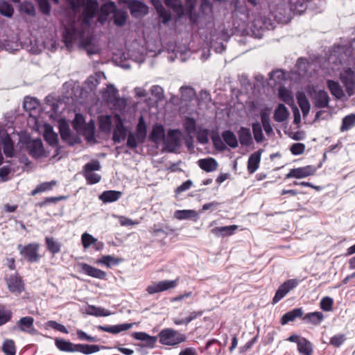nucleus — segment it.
<instances>
[{
  "mask_svg": "<svg viewBox=\"0 0 355 355\" xmlns=\"http://www.w3.org/2000/svg\"><path fill=\"white\" fill-rule=\"evenodd\" d=\"M121 262V259L111 255H104L96 261V263L105 265L107 268H110L112 266H116Z\"/></svg>",
  "mask_w": 355,
  "mask_h": 355,
  "instance_id": "obj_37",
  "label": "nucleus"
},
{
  "mask_svg": "<svg viewBox=\"0 0 355 355\" xmlns=\"http://www.w3.org/2000/svg\"><path fill=\"white\" fill-rule=\"evenodd\" d=\"M329 97L324 90H319L315 96V105L319 108H324L328 106Z\"/></svg>",
  "mask_w": 355,
  "mask_h": 355,
  "instance_id": "obj_31",
  "label": "nucleus"
},
{
  "mask_svg": "<svg viewBox=\"0 0 355 355\" xmlns=\"http://www.w3.org/2000/svg\"><path fill=\"white\" fill-rule=\"evenodd\" d=\"M261 151L258 150L249 157L248 161V171L250 174L254 173L258 169L261 161Z\"/></svg>",
  "mask_w": 355,
  "mask_h": 355,
  "instance_id": "obj_22",
  "label": "nucleus"
},
{
  "mask_svg": "<svg viewBox=\"0 0 355 355\" xmlns=\"http://www.w3.org/2000/svg\"><path fill=\"white\" fill-rule=\"evenodd\" d=\"M117 123L113 132V140L114 143H121L125 140L127 136V129L119 115H116Z\"/></svg>",
  "mask_w": 355,
  "mask_h": 355,
  "instance_id": "obj_17",
  "label": "nucleus"
},
{
  "mask_svg": "<svg viewBox=\"0 0 355 355\" xmlns=\"http://www.w3.org/2000/svg\"><path fill=\"white\" fill-rule=\"evenodd\" d=\"M351 55L352 51L349 48L344 46H334L330 53L328 61L336 65L344 64L349 61Z\"/></svg>",
  "mask_w": 355,
  "mask_h": 355,
  "instance_id": "obj_4",
  "label": "nucleus"
},
{
  "mask_svg": "<svg viewBox=\"0 0 355 355\" xmlns=\"http://www.w3.org/2000/svg\"><path fill=\"white\" fill-rule=\"evenodd\" d=\"M296 67L297 69V73L299 76H305L309 67V62L308 60L303 58H300L296 63Z\"/></svg>",
  "mask_w": 355,
  "mask_h": 355,
  "instance_id": "obj_45",
  "label": "nucleus"
},
{
  "mask_svg": "<svg viewBox=\"0 0 355 355\" xmlns=\"http://www.w3.org/2000/svg\"><path fill=\"white\" fill-rule=\"evenodd\" d=\"M327 85L331 92V94L336 98L340 99L344 96V92L338 82L328 80Z\"/></svg>",
  "mask_w": 355,
  "mask_h": 355,
  "instance_id": "obj_34",
  "label": "nucleus"
},
{
  "mask_svg": "<svg viewBox=\"0 0 355 355\" xmlns=\"http://www.w3.org/2000/svg\"><path fill=\"white\" fill-rule=\"evenodd\" d=\"M159 342L166 346H176L187 340L185 334L172 328L162 329L158 334Z\"/></svg>",
  "mask_w": 355,
  "mask_h": 355,
  "instance_id": "obj_3",
  "label": "nucleus"
},
{
  "mask_svg": "<svg viewBox=\"0 0 355 355\" xmlns=\"http://www.w3.org/2000/svg\"><path fill=\"white\" fill-rule=\"evenodd\" d=\"M324 318V315L322 312L315 311L309 313L305 315L304 320H306L310 323L313 324H319Z\"/></svg>",
  "mask_w": 355,
  "mask_h": 355,
  "instance_id": "obj_42",
  "label": "nucleus"
},
{
  "mask_svg": "<svg viewBox=\"0 0 355 355\" xmlns=\"http://www.w3.org/2000/svg\"><path fill=\"white\" fill-rule=\"evenodd\" d=\"M222 137L225 142L231 148L238 146V141L236 135L230 130H225L222 133Z\"/></svg>",
  "mask_w": 355,
  "mask_h": 355,
  "instance_id": "obj_39",
  "label": "nucleus"
},
{
  "mask_svg": "<svg viewBox=\"0 0 355 355\" xmlns=\"http://www.w3.org/2000/svg\"><path fill=\"white\" fill-rule=\"evenodd\" d=\"M29 153L34 157H40L44 153L42 142L40 139H35L28 144Z\"/></svg>",
  "mask_w": 355,
  "mask_h": 355,
  "instance_id": "obj_20",
  "label": "nucleus"
},
{
  "mask_svg": "<svg viewBox=\"0 0 355 355\" xmlns=\"http://www.w3.org/2000/svg\"><path fill=\"white\" fill-rule=\"evenodd\" d=\"M40 103L39 101L32 97H26L24 101V108L26 111L29 112V115L33 116L37 113V110L39 109Z\"/></svg>",
  "mask_w": 355,
  "mask_h": 355,
  "instance_id": "obj_27",
  "label": "nucleus"
},
{
  "mask_svg": "<svg viewBox=\"0 0 355 355\" xmlns=\"http://www.w3.org/2000/svg\"><path fill=\"white\" fill-rule=\"evenodd\" d=\"M240 143L242 146H248L252 142V135L250 128L241 127L238 132Z\"/></svg>",
  "mask_w": 355,
  "mask_h": 355,
  "instance_id": "obj_35",
  "label": "nucleus"
},
{
  "mask_svg": "<svg viewBox=\"0 0 355 355\" xmlns=\"http://www.w3.org/2000/svg\"><path fill=\"white\" fill-rule=\"evenodd\" d=\"M114 218H118L119 223L121 226H130V225H138L139 222L138 220H132L130 218H128L125 216H116L113 215Z\"/></svg>",
  "mask_w": 355,
  "mask_h": 355,
  "instance_id": "obj_63",
  "label": "nucleus"
},
{
  "mask_svg": "<svg viewBox=\"0 0 355 355\" xmlns=\"http://www.w3.org/2000/svg\"><path fill=\"white\" fill-rule=\"evenodd\" d=\"M150 93L157 101H161L164 98V89L159 85H153L150 89Z\"/></svg>",
  "mask_w": 355,
  "mask_h": 355,
  "instance_id": "obj_61",
  "label": "nucleus"
},
{
  "mask_svg": "<svg viewBox=\"0 0 355 355\" xmlns=\"http://www.w3.org/2000/svg\"><path fill=\"white\" fill-rule=\"evenodd\" d=\"M102 96L104 100L113 104L119 110L123 109L126 105V102L123 98L118 97V90L113 85L110 84L107 85L103 92Z\"/></svg>",
  "mask_w": 355,
  "mask_h": 355,
  "instance_id": "obj_8",
  "label": "nucleus"
},
{
  "mask_svg": "<svg viewBox=\"0 0 355 355\" xmlns=\"http://www.w3.org/2000/svg\"><path fill=\"white\" fill-rule=\"evenodd\" d=\"M252 128L255 141L258 143L262 141L263 139V135L261 124L259 122L253 123Z\"/></svg>",
  "mask_w": 355,
  "mask_h": 355,
  "instance_id": "obj_55",
  "label": "nucleus"
},
{
  "mask_svg": "<svg viewBox=\"0 0 355 355\" xmlns=\"http://www.w3.org/2000/svg\"><path fill=\"white\" fill-rule=\"evenodd\" d=\"M238 229L236 225H232L223 227H216L211 230V232L217 236H227L234 234Z\"/></svg>",
  "mask_w": 355,
  "mask_h": 355,
  "instance_id": "obj_26",
  "label": "nucleus"
},
{
  "mask_svg": "<svg viewBox=\"0 0 355 355\" xmlns=\"http://www.w3.org/2000/svg\"><path fill=\"white\" fill-rule=\"evenodd\" d=\"M101 168V164L98 160H92L84 166L83 173L87 184H94L100 182L101 176L94 171H99Z\"/></svg>",
  "mask_w": 355,
  "mask_h": 355,
  "instance_id": "obj_5",
  "label": "nucleus"
},
{
  "mask_svg": "<svg viewBox=\"0 0 355 355\" xmlns=\"http://www.w3.org/2000/svg\"><path fill=\"white\" fill-rule=\"evenodd\" d=\"M2 351L6 355H15L16 347L15 342L10 339H6L2 345Z\"/></svg>",
  "mask_w": 355,
  "mask_h": 355,
  "instance_id": "obj_50",
  "label": "nucleus"
},
{
  "mask_svg": "<svg viewBox=\"0 0 355 355\" xmlns=\"http://www.w3.org/2000/svg\"><path fill=\"white\" fill-rule=\"evenodd\" d=\"M132 336L136 340L144 341V344L142 345L149 348H153L157 340V337L150 336L145 332H134Z\"/></svg>",
  "mask_w": 355,
  "mask_h": 355,
  "instance_id": "obj_19",
  "label": "nucleus"
},
{
  "mask_svg": "<svg viewBox=\"0 0 355 355\" xmlns=\"http://www.w3.org/2000/svg\"><path fill=\"white\" fill-rule=\"evenodd\" d=\"M81 241L84 248H88L91 245L96 244L97 239L91 234L85 232L81 236Z\"/></svg>",
  "mask_w": 355,
  "mask_h": 355,
  "instance_id": "obj_56",
  "label": "nucleus"
},
{
  "mask_svg": "<svg viewBox=\"0 0 355 355\" xmlns=\"http://www.w3.org/2000/svg\"><path fill=\"white\" fill-rule=\"evenodd\" d=\"M199 167L206 172H213L218 168V162L214 158L208 157L198 161Z\"/></svg>",
  "mask_w": 355,
  "mask_h": 355,
  "instance_id": "obj_21",
  "label": "nucleus"
},
{
  "mask_svg": "<svg viewBox=\"0 0 355 355\" xmlns=\"http://www.w3.org/2000/svg\"><path fill=\"white\" fill-rule=\"evenodd\" d=\"M12 6L5 1H0V13L7 17H11L13 15Z\"/></svg>",
  "mask_w": 355,
  "mask_h": 355,
  "instance_id": "obj_53",
  "label": "nucleus"
},
{
  "mask_svg": "<svg viewBox=\"0 0 355 355\" xmlns=\"http://www.w3.org/2000/svg\"><path fill=\"white\" fill-rule=\"evenodd\" d=\"M183 125L187 134H194L196 132V122L193 118L186 117Z\"/></svg>",
  "mask_w": 355,
  "mask_h": 355,
  "instance_id": "obj_49",
  "label": "nucleus"
},
{
  "mask_svg": "<svg viewBox=\"0 0 355 355\" xmlns=\"http://www.w3.org/2000/svg\"><path fill=\"white\" fill-rule=\"evenodd\" d=\"M78 266L80 268V272L85 273L89 277L98 279H105L107 276V273L105 271L93 267L87 263H79Z\"/></svg>",
  "mask_w": 355,
  "mask_h": 355,
  "instance_id": "obj_14",
  "label": "nucleus"
},
{
  "mask_svg": "<svg viewBox=\"0 0 355 355\" xmlns=\"http://www.w3.org/2000/svg\"><path fill=\"white\" fill-rule=\"evenodd\" d=\"M126 13L123 10L116 8L113 14L114 24L120 27L123 26L126 22Z\"/></svg>",
  "mask_w": 355,
  "mask_h": 355,
  "instance_id": "obj_41",
  "label": "nucleus"
},
{
  "mask_svg": "<svg viewBox=\"0 0 355 355\" xmlns=\"http://www.w3.org/2000/svg\"><path fill=\"white\" fill-rule=\"evenodd\" d=\"M174 216L178 220L193 219L195 221L199 217L197 211L192 209L177 210L174 213Z\"/></svg>",
  "mask_w": 355,
  "mask_h": 355,
  "instance_id": "obj_30",
  "label": "nucleus"
},
{
  "mask_svg": "<svg viewBox=\"0 0 355 355\" xmlns=\"http://www.w3.org/2000/svg\"><path fill=\"white\" fill-rule=\"evenodd\" d=\"M1 148H3V152L6 157H11L14 155V147L11 139L8 134H6L1 139Z\"/></svg>",
  "mask_w": 355,
  "mask_h": 355,
  "instance_id": "obj_32",
  "label": "nucleus"
},
{
  "mask_svg": "<svg viewBox=\"0 0 355 355\" xmlns=\"http://www.w3.org/2000/svg\"><path fill=\"white\" fill-rule=\"evenodd\" d=\"M346 339L347 338L345 334H339L331 337L329 343L334 347H340L344 343Z\"/></svg>",
  "mask_w": 355,
  "mask_h": 355,
  "instance_id": "obj_60",
  "label": "nucleus"
},
{
  "mask_svg": "<svg viewBox=\"0 0 355 355\" xmlns=\"http://www.w3.org/2000/svg\"><path fill=\"white\" fill-rule=\"evenodd\" d=\"M297 349L300 354L304 355H312L313 348L311 343L303 338L297 345Z\"/></svg>",
  "mask_w": 355,
  "mask_h": 355,
  "instance_id": "obj_40",
  "label": "nucleus"
},
{
  "mask_svg": "<svg viewBox=\"0 0 355 355\" xmlns=\"http://www.w3.org/2000/svg\"><path fill=\"white\" fill-rule=\"evenodd\" d=\"M122 196V193L118 191H105L99 196V199L104 203L113 202L118 200Z\"/></svg>",
  "mask_w": 355,
  "mask_h": 355,
  "instance_id": "obj_28",
  "label": "nucleus"
},
{
  "mask_svg": "<svg viewBox=\"0 0 355 355\" xmlns=\"http://www.w3.org/2000/svg\"><path fill=\"white\" fill-rule=\"evenodd\" d=\"M300 283V280L291 279L282 284L276 291L272 299L273 304L277 303L292 289L295 288Z\"/></svg>",
  "mask_w": 355,
  "mask_h": 355,
  "instance_id": "obj_10",
  "label": "nucleus"
},
{
  "mask_svg": "<svg viewBox=\"0 0 355 355\" xmlns=\"http://www.w3.org/2000/svg\"><path fill=\"white\" fill-rule=\"evenodd\" d=\"M47 249L53 254L60 251L61 245L53 238L46 237L45 239Z\"/></svg>",
  "mask_w": 355,
  "mask_h": 355,
  "instance_id": "obj_48",
  "label": "nucleus"
},
{
  "mask_svg": "<svg viewBox=\"0 0 355 355\" xmlns=\"http://www.w3.org/2000/svg\"><path fill=\"white\" fill-rule=\"evenodd\" d=\"M289 112L284 104H279L274 112V120L277 122L282 123L288 119Z\"/></svg>",
  "mask_w": 355,
  "mask_h": 355,
  "instance_id": "obj_29",
  "label": "nucleus"
},
{
  "mask_svg": "<svg viewBox=\"0 0 355 355\" xmlns=\"http://www.w3.org/2000/svg\"><path fill=\"white\" fill-rule=\"evenodd\" d=\"M279 97L288 105L293 103V98L291 92L284 87H280L278 92Z\"/></svg>",
  "mask_w": 355,
  "mask_h": 355,
  "instance_id": "obj_46",
  "label": "nucleus"
},
{
  "mask_svg": "<svg viewBox=\"0 0 355 355\" xmlns=\"http://www.w3.org/2000/svg\"><path fill=\"white\" fill-rule=\"evenodd\" d=\"M39 248L40 245L36 243H29L26 245L21 244L17 245L20 254L31 263L37 262L40 260Z\"/></svg>",
  "mask_w": 355,
  "mask_h": 355,
  "instance_id": "obj_7",
  "label": "nucleus"
},
{
  "mask_svg": "<svg viewBox=\"0 0 355 355\" xmlns=\"http://www.w3.org/2000/svg\"><path fill=\"white\" fill-rule=\"evenodd\" d=\"M354 125H355V114H351L343 118L340 130L342 132L347 131Z\"/></svg>",
  "mask_w": 355,
  "mask_h": 355,
  "instance_id": "obj_47",
  "label": "nucleus"
},
{
  "mask_svg": "<svg viewBox=\"0 0 355 355\" xmlns=\"http://www.w3.org/2000/svg\"><path fill=\"white\" fill-rule=\"evenodd\" d=\"M333 304L334 300L330 297H324L320 301V308L324 311H331Z\"/></svg>",
  "mask_w": 355,
  "mask_h": 355,
  "instance_id": "obj_62",
  "label": "nucleus"
},
{
  "mask_svg": "<svg viewBox=\"0 0 355 355\" xmlns=\"http://www.w3.org/2000/svg\"><path fill=\"white\" fill-rule=\"evenodd\" d=\"M8 290L13 293H21L24 289V283L19 276L12 275L6 279Z\"/></svg>",
  "mask_w": 355,
  "mask_h": 355,
  "instance_id": "obj_15",
  "label": "nucleus"
},
{
  "mask_svg": "<svg viewBox=\"0 0 355 355\" xmlns=\"http://www.w3.org/2000/svg\"><path fill=\"white\" fill-rule=\"evenodd\" d=\"M34 319L32 317L26 316L20 318L18 321L17 324L19 329L21 331L29 332L31 334L35 331V329L33 327Z\"/></svg>",
  "mask_w": 355,
  "mask_h": 355,
  "instance_id": "obj_25",
  "label": "nucleus"
},
{
  "mask_svg": "<svg viewBox=\"0 0 355 355\" xmlns=\"http://www.w3.org/2000/svg\"><path fill=\"white\" fill-rule=\"evenodd\" d=\"M296 98L297 103L302 112V114L304 117H306L310 111V103L308 101L305 94L302 92H298L296 94Z\"/></svg>",
  "mask_w": 355,
  "mask_h": 355,
  "instance_id": "obj_23",
  "label": "nucleus"
},
{
  "mask_svg": "<svg viewBox=\"0 0 355 355\" xmlns=\"http://www.w3.org/2000/svg\"><path fill=\"white\" fill-rule=\"evenodd\" d=\"M340 78L348 96H352L355 94L354 69L350 67L344 69L340 73Z\"/></svg>",
  "mask_w": 355,
  "mask_h": 355,
  "instance_id": "obj_6",
  "label": "nucleus"
},
{
  "mask_svg": "<svg viewBox=\"0 0 355 355\" xmlns=\"http://www.w3.org/2000/svg\"><path fill=\"white\" fill-rule=\"evenodd\" d=\"M303 311L301 308L294 309L283 315L281 319V324L284 325L289 322L294 321L297 318L301 317Z\"/></svg>",
  "mask_w": 355,
  "mask_h": 355,
  "instance_id": "obj_33",
  "label": "nucleus"
},
{
  "mask_svg": "<svg viewBox=\"0 0 355 355\" xmlns=\"http://www.w3.org/2000/svg\"><path fill=\"white\" fill-rule=\"evenodd\" d=\"M59 130L62 139L63 140H68L70 138V129L67 123L61 121L59 123Z\"/></svg>",
  "mask_w": 355,
  "mask_h": 355,
  "instance_id": "obj_59",
  "label": "nucleus"
},
{
  "mask_svg": "<svg viewBox=\"0 0 355 355\" xmlns=\"http://www.w3.org/2000/svg\"><path fill=\"white\" fill-rule=\"evenodd\" d=\"M132 323H123L112 326H101L100 329L105 332L116 334L132 328Z\"/></svg>",
  "mask_w": 355,
  "mask_h": 355,
  "instance_id": "obj_24",
  "label": "nucleus"
},
{
  "mask_svg": "<svg viewBox=\"0 0 355 355\" xmlns=\"http://www.w3.org/2000/svg\"><path fill=\"white\" fill-rule=\"evenodd\" d=\"M290 9L294 14L301 15L306 8V3L304 0H289Z\"/></svg>",
  "mask_w": 355,
  "mask_h": 355,
  "instance_id": "obj_36",
  "label": "nucleus"
},
{
  "mask_svg": "<svg viewBox=\"0 0 355 355\" xmlns=\"http://www.w3.org/2000/svg\"><path fill=\"white\" fill-rule=\"evenodd\" d=\"M181 99L182 101H189L195 95L194 90L189 87H182L180 88Z\"/></svg>",
  "mask_w": 355,
  "mask_h": 355,
  "instance_id": "obj_58",
  "label": "nucleus"
},
{
  "mask_svg": "<svg viewBox=\"0 0 355 355\" xmlns=\"http://www.w3.org/2000/svg\"><path fill=\"white\" fill-rule=\"evenodd\" d=\"M178 279L153 282L146 288V291L150 295L165 291L175 288L178 285Z\"/></svg>",
  "mask_w": 355,
  "mask_h": 355,
  "instance_id": "obj_9",
  "label": "nucleus"
},
{
  "mask_svg": "<svg viewBox=\"0 0 355 355\" xmlns=\"http://www.w3.org/2000/svg\"><path fill=\"white\" fill-rule=\"evenodd\" d=\"M116 9V6L112 1L104 3L100 9L98 8V21L102 24H104L107 21L108 16L110 14H114Z\"/></svg>",
  "mask_w": 355,
  "mask_h": 355,
  "instance_id": "obj_16",
  "label": "nucleus"
},
{
  "mask_svg": "<svg viewBox=\"0 0 355 355\" xmlns=\"http://www.w3.org/2000/svg\"><path fill=\"white\" fill-rule=\"evenodd\" d=\"M165 139V130L162 125L156 123L153 125L149 135V139L156 144L164 141Z\"/></svg>",
  "mask_w": 355,
  "mask_h": 355,
  "instance_id": "obj_18",
  "label": "nucleus"
},
{
  "mask_svg": "<svg viewBox=\"0 0 355 355\" xmlns=\"http://www.w3.org/2000/svg\"><path fill=\"white\" fill-rule=\"evenodd\" d=\"M55 346L58 349L66 352H80L85 355H89L96 353L101 349H107L105 346L89 344H74L62 338L55 340Z\"/></svg>",
  "mask_w": 355,
  "mask_h": 355,
  "instance_id": "obj_2",
  "label": "nucleus"
},
{
  "mask_svg": "<svg viewBox=\"0 0 355 355\" xmlns=\"http://www.w3.org/2000/svg\"><path fill=\"white\" fill-rule=\"evenodd\" d=\"M145 141L144 138L139 137V135L136 132H129L127 138V146L130 148H135L140 144L144 143Z\"/></svg>",
  "mask_w": 355,
  "mask_h": 355,
  "instance_id": "obj_38",
  "label": "nucleus"
},
{
  "mask_svg": "<svg viewBox=\"0 0 355 355\" xmlns=\"http://www.w3.org/2000/svg\"><path fill=\"white\" fill-rule=\"evenodd\" d=\"M98 3L96 0H86L83 10L84 19L77 27L72 23L65 27L63 38L67 48L76 44L83 48H87L92 43V35L89 31L90 19L98 12Z\"/></svg>",
  "mask_w": 355,
  "mask_h": 355,
  "instance_id": "obj_1",
  "label": "nucleus"
},
{
  "mask_svg": "<svg viewBox=\"0 0 355 355\" xmlns=\"http://www.w3.org/2000/svg\"><path fill=\"white\" fill-rule=\"evenodd\" d=\"M315 168L313 166H306L304 167H300L296 168H292L290 170L288 173L286 174V178H297L301 179L309 175H312L315 173Z\"/></svg>",
  "mask_w": 355,
  "mask_h": 355,
  "instance_id": "obj_11",
  "label": "nucleus"
},
{
  "mask_svg": "<svg viewBox=\"0 0 355 355\" xmlns=\"http://www.w3.org/2000/svg\"><path fill=\"white\" fill-rule=\"evenodd\" d=\"M19 10L30 16H34L35 15V9L32 3L24 2L19 4Z\"/></svg>",
  "mask_w": 355,
  "mask_h": 355,
  "instance_id": "obj_57",
  "label": "nucleus"
},
{
  "mask_svg": "<svg viewBox=\"0 0 355 355\" xmlns=\"http://www.w3.org/2000/svg\"><path fill=\"white\" fill-rule=\"evenodd\" d=\"M112 119L110 116H102L100 119V128L104 131H109L111 128Z\"/></svg>",
  "mask_w": 355,
  "mask_h": 355,
  "instance_id": "obj_64",
  "label": "nucleus"
},
{
  "mask_svg": "<svg viewBox=\"0 0 355 355\" xmlns=\"http://www.w3.org/2000/svg\"><path fill=\"white\" fill-rule=\"evenodd\" d=\"M135 132L137 133L139 137L146 139L147 135V128L146 122L142 116H141L139 119V122L137 125Z\"/></svg>",
  "mask_w": 355,
  "mask_h": 355,
  "instance_id": "obj_51",
  "label": "nucleus"
},
{
  "mask_svg": "<svg viewBox=\"0 0 355 355\" xmlns=\"http://www.w3.org/2000/svg\"><path fill=\"white\" fill-rule=\"evenodd\" d=\"M128 8L132 17H141L148 14V7L144 2L139 0H132Z\"/></svg>",
  "mask_w": 355,
  "mask_h": 355,
  "instance_id": "obj_12",
  "label": "nucleus"
},
{
  "mask_svg": "<svg viewBox=\"0 0 355 355\" xmlns=\"http://www.w3.org/2000/svg\"><path fill=\"white\" fill-rule=\"evenodd\" d=\"M164 144L166 148L170 152H173L180 146V139L179 132L175 130H170L168 132L167 137L164 140Z\"/></svg>",
  "mask_w": 355,
  "mask_h": 355,
  "instance_id": "obj_13",
  "label": "nucleus"
},
{
  "mask_svg": "<svg viewBox=\"0 0 355 355\" xmlns=\"http://www.w3.org/2000/svg\"><path fill=\"white\" fill-rule=\"evenodd\" d=\"M57 184V182L52 180L51 182H46L39 184L35 189L31 192L32 196H35L39 193H42L46 191L52 189L53 187Z\"/></svg>",
  "mask_w": 355,
  "mask_h": 355,
  "instance_id": "obj_44",
  "label": "nucleus"
},
{
  "mask_svg": "<svg viewBox=\"0 0 355 355\" xmlns=\"http://www.w3.org/2000/svg\"><path fill=\"white\" fill-rule=\"evenodd\" d=\"M165 4L171 8L179 16L184 13V8L180 0H165Z\"/></svg>",
  "mask_w": 355,
  "mask_h": 355,
  "instance_id": "obj_43",
  "label": "nucleus"
},
{
  "mask_svg": "<svg viewBox=\"0 0 355 355\" xmlns=\"http://www.w3.org/2000/svg\"><path fill=\"white\" fill-rule=\"evenodd\" d=\"M44 137L50 145H55L58 141V135L53 132L52 128L47 126L45 130Z\"/></svg>",
  "mask_w": 355,
  "mask_h": 355,
  "instance_id": "obj_52",
  "label": "nucleus"
},
{
  "mask_svg": "<svg viewBox=\"0 0 355 355\" xmlns=\"http://www.w3.org/2000/svg\"><path fill=\"white\" fill-rule=\"evenodd\" d=\"M12 313L10 310L0 305V326L8 322L12 318Z\"/></svg>",
  "mask_w": 355,
  "mask_h": 355,
  "instance_id": "obj_54",
  "label": "nucleus"
}]
</instances>
